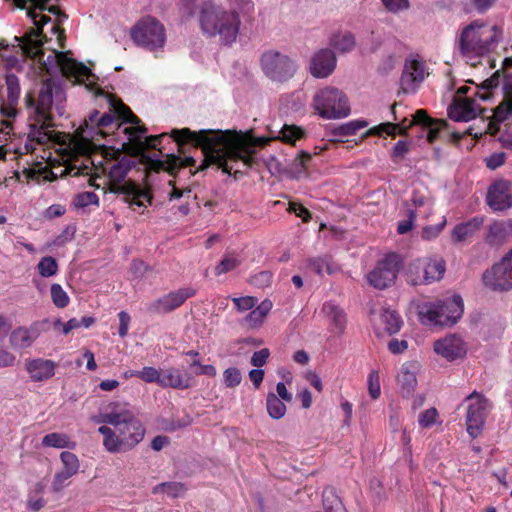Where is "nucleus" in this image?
I'll use <instances>...</instances> for the list:
<instances>
[{
	"label": "nucleus",
	"mask_w": 512,
	"mask_h": 512,
	"mask_svg": "<svg viewBox=\"0 0 512 512\" xmlns=\"http://www.w3.org/2000/svg\"><path fill=\"white\" fill-rule=\"evenodd\" d=\"M179 146V152L184 151L185 145L200 148L204 159L195 170H190V175H195L214 165L223 173L232 175L233 166L229 162L242 161L247 168L256 163V147H264L269 138L238 135L230 130H199L190 128L176 129L171 133Z\"/></svg>",
	"instance_id": "nucleus-1"
},
{
	"label": "nucleus",
	"mask_w": 512,
	"mask_h": 512,
	"mask_svg": "<svg viewBox=\"0 0 512 512\" xmlns=\"http://www.w3.org/2000/svg\"><path fill=\"white\" fill-rule=\"evenodd\" d=\"M91 421L104 424L98 428V433L103 436L104 449L113 454L131 451L144 439L146 432L135 413L116 402L92 416Z\"/></svg>",
	"instance_id": "nucleus-2"
},
{
	"label": "nucleus",
	"mask_w": 512,
	"mask_h": 512,
	"mask_svg": "<svg viewBox=\"0 0 512 512\" xmlns=\"http://www.w3.org/2000/svg\"><path fill=\"white\" fill-rule=\"evenodd\" d=\"M111 106L114 109L115 114L124 122L134 125L133 127H126L124 129V133L130 136V141L134 142L139 146L140 149H158L161 151V148L158 146L161 144V140L165 137H170L172 140L176 142V140L172 137L171 133L174 129L170 131V133H161L159 135H150L145 138L144 141H141L139 135L146 133L147 128L141 124V120L132 112V110L125 105L121 100L111 99ZM178 145V144H176ZM187 145L184 146V148ZM179 149V146H177ZM178 155L171 153L167 154L165 160L161 159H152L150 157L146 158V166L149 172L159 173L161 171L168 172L172 177H176L178 173L189 167L192 170L196 165V160L192 156H184L185 150L183 152L178 151Z\"/></svg>",
	"instance_id": "nucleus-3"
},
{
	"label": "nucleus",
	"mask_w": 512,
	"mask_h": 512,
	"mask_svg": "<svg viewBox=\"0 0 512 512\" xmlns=\"http://www.w3.org/2000/svg\"><path fill=\"white\" fill-rule=\"evenodd\" d=\"M64 99V91L53 78L42 82L37 99L34 98V152L36 145L53 147L59 142V136L53 130L54 124L51 110L54 103Z\"/></svg>",
	"instance_id": "nucleus-4"
},
{
	"label": "nucleus",
	"mask_w": 512,
	"mask_h": 512,
	"mask_svg": "<svg viewBox=\"0 0 512 512\" xmlns=\"http://www.w3.org/2000/svg\"><path fill=\"white\" fill-rule=\"evenodd\" d=\"M36 29H34V67L37 65L40 72L53 75L60 71L66 78H74L79 84L85 83L93 76L91 70L81 62L69 58L64 52H58L55 49H48L46 58L45 41H36Z\"/></svg>",
	"instance_id": "nucleus-5"
},
{
	"label": "nucleus",
	"mask_w": 512,
	"mask_h": 512,
	"mask_svg": "<svg viewBox=\"0 0 512 512\" xmlns=\"http://www.w3.org/2000/svg\"><path fill=\"white\" fill-rule=\"evenodd\" d=\"M502 38V28L475 20L463 28L458 40L459 50L466 58L481 57L494 51Z\"/></svg>",
	"instance_id": "nucleus-6"
},
{
	"label": "nucleus",
	"mask_w": 512,
	"mask_h": 512,
	"mask_svg": "<svg viewBox=\"0 0 512 512\" xmlns=\"http://www.w3.org/2000/svg\"><path fill=\"white\" fill-rule=\"evenodd\" d=\"M199 26L207 38H218L221 45L231 46L236 42L240 30L227 9L214 1H205L199 12Z\"/></svg>",
	"instance_id": "nucleus-7"
},
{
	"label": "nucleus",
	"mask_w": 512,
	"mask_h": 512,
	"mask_svg": "<svg viewBox=\"0 0 512 512\" xmlns=\"http://www.w3.org/2000/svg\"><path fill=\"white\" fill-rule=\"evenodd\" d=\"M312 107L323 119H341L351 112L349 100L344 92L331 86H326L315 93Z\"/></svg>",
	"instance_id": "nucleus-8"
},
{
	"label": "nucleus",
	"mask_w": 512,
	"mask_h": 512,
	"mask_svg": "<svg viewBox=\"0 0 512 512\" xmlns=\"http://www.w3.org/2000/svg\"><path fill=\"white\" fill-rule=\"evenodd\" d=\"M133 42L148 50L162 48L166 42L165 28L154 17L147 16L139 20L130 30Z\"/></svg>",
	"instance_id": "nucleus-9"
},
{
	"label": "nucleus",
	"mask_w": 512,
	"mask_h": 512,
	"mask_svg": "<svg viewBox=\"0 0 512 512\" xmlns=\"http://www.w3.org/2000/svg\"><path fill=\"white\" fill-rule=\"evenodd\" d=\"M260 65L266 77L279 83L287 82L297 71L295 60L276 50L265 51L261 55Z\"/></svg>",
	"instance_id": "nucleus-10"
},
{
	"label": "nucleus",
	"mask_w": 512,
	"mask_h": 512,
	"mask_svg": "<svg viewBox=\"0 0 512 512\" xmlns=\"http://www.w3.org/2000/svg\"><path fill=\"white\" fill-rule=\"evenodd\" d=\"M402 265L403 260L398 253H387L377 261L375 267L366 275L367 282L375 289H387L395 284Z\"/></svg>",
	"instance_id": "nucleus-11"
},
{
	"label": "nucleus",
	"mask_w": 512,
	"mask_h": 512,
	"mask_svg": "<svg viewBox=\"0 0 512 512\" xmlns=\"http://www.w3.org/2000/svg\"><path fill=\"white\" fill-rule=\"evenodd\" d=\"M464 403L467 405L466 430L470 437L477 438L483 431L490 407L489 400L477 391L469 394Z\"/></svg>",
	"instance_id": "nucleus-12"
},
{
	"label": "nucleus",
	"mask_w": 512,
	"mask_h": 512,
	"mask_svg": "<svg viewBox=\"0 0 512 512\" xmlns=\"http://www.w3.org/2000/svg\"><path fill=\"white\" fill-rule=\"evenodd\" d=\"M483 283L493 291L512 289V249L483 274Z\"/></svg>",
	"instance_id": "nucleus-13"
},
{
	"label": "nucleus",
	"mask_w": 512,
	"mask_h": 512,
	"mask_svg": "<svg viewBox=\"0 0 512 512\" xmlns=\"http://www.w3.org/2000/svg\"><path fill=\"white\" fill-rule=\"evenodd\" d=\"M195 295L196 289L193 287H181L153 301L149 305L148 310L158 314L170 313L182 306L187 299Z\"/></svg>",
	"instance_id": "nucleus-14"
},
{
	"label": "nucleus",
	"mask_w": 512,
	"mask_h": 512,
	"mask_svg": "<svg viewBox=\"0 0 512 512\" xmlns=\"http://www.w3.org/2000/svg\"><path fill=\"white\" fill-rule=\"evenodd\" d=\"M512 183L498 179L488 188L486 203L493 211H505L512 207Z\"/></svg>",
	"instance_id": "nucleus-15"
},
{
	"label": "nucleus",
	"mask_w": 512,
	"mask_h": 512,
	"mask_svg": "<svg viewBox=\"0 0 512 512\" xmlns=\"http://www.w3.org/2000/svg\"><path fill=\"white\" fill-rule=\"evenodd\" d=\"M336 63V56L331 49H320L312 56L309 70L315 78H326L333 73Z\"/></svg>",
	"instance_id": "nucleus-16"
},
{
	"label": "nucleus",
	"mask_w": 512,
	"mask_h": 512,
	"mask_svg": "<svg viewBox=\"0 0 512 512\" xmlns=\"http://www.w3.org/2000/svg\"><path fill=\"white\" fill-rule=\"evenodd\" d=\"M424 63L413 59L406 61L400 78L401 88L405 93L414 92L418 85L425 79Z\"/></svg>",
	"instance_id": "nucleus-17"
},
{
	"label": "nucleus",
	"mask_w": 512,
	"mask_h": 512,
	"mask_svg": "<svg viewBox=\"0 0 512 512\" xmlns=\"http://www.w3.org/2000/svg\"><path fill=\"white\" fill-rule=\"evenodd\" d=\"M110 190L114 193H120L125 196V202L130 205H136L138 207L144 206L143 200H146L151 204L152 197L150 193L142 189L138 184L133 181H123L121 183L113 184Z\"/></svg>",
	"instance_id": "nucleus-18"
},
{
	"label": "nucleus",
	"mask_w": 512,
	"mask_h": 512,
	"mask_svg": "<svg viewBox=\"0 0 512 512\" xmlns=\"http://www.w3.org/2000/svg\"><path fill=\"white\" fill-rule=\"evenodd\" d=\"M441 308L439 326H451L455 324L463 315L464 304L460 295H454L443 301H437Z\"/></svg>",
	"instance_id": "nucleus-19"
},
{
	"label": "nucleus",
	"mask_w": 512,
	"mask_h": 512,
	"mask_svg": "<svg viewBox=\"0 0 512 512\" xmlns=\"http://www.w3.org/2000/svg\"><path fill=\"white\" fill-rule=\"evenodd\" d=\"M410 125H417L427 129V140L429 143H433L439 139L440 132L447 127V122L443 119L432 118L426 110L418 109L414 113Z\"/></svg>",
	"instance_id": "nucleus-20"
},
{
	"label": "nucleus",
	"mask_w": 512,
	"mask_h": 512,
	"mask_svg": "<svg viewBox=\"0 0 512 512\" xmlns=\"http://www.w3.org/2000/svg\"><path fill=\"white\" fill-rule=\"evenodd\" d=\"M434 351L449 361L461 358L466 354L463 340L456 335L437 340L434 344Z\"/></svg>",
	"instance_id": "nucleus-21"
},
{
	"label": "nucleus",
	"mask_w": 512,
	"mask_h": 512,
	"mask_svg": "<svg viewBox=\"0 0 512 512\" xmlns=\"http://www.w3.org/2000/svg\"><path fill=\"white\" fill-rule=\"evenodd\" d=\"M228 3L227 13L233 16L239 30L243 21L247 23L253 21L255 4L252 0H228Z\"/></svg>",
	"instance_id": "nucleus-22"
},
{
	"label": "nucleus",
	"mask_w": 512,
	"mask_h": 512,
	"mask_svg": "<svg viewBox=\"0 0 512 512\" xmlns=\"http://www.w3.org/2000/svg\"><path fill=\"white\" fill-rule=\"evenodd\" d=\"M191 376L175 367L162 370L160 386L163 388L188 389L191 386Z\"/></svg>",
	"instance_id": "nucleus-23"
},
{
	"label": "nucleus",
	"mask_w": 512,
	"mask_h": 512,
	"mask_svg": "<svg viewBox=\"0 0 512 512\" xmlns=\"http://www.w3.org/2000/svg\"><path fill=\"white\" fill-rule=\"evenodd\" d=\"M321 312L330 321L332 331L342 334L346 327V314L344 310L333 301H327L322 305Z\"/></svg>",
	"instance_id": "nucleus-24"
},
{
	"label": "nucleus",
	"mask_w": 512,
	"mask_h": 512,
	"mask_svg": "<svg viewBox=\"0 0 512 512\" xmlns=\"http://www.w3.org/2000/svg\"><path fill=\"white\" fill-rule=\"evenodd\" d=\"M512 237V223L510 221H494L490 224L486 235V242L492 246H499Z\"/></svg>",
	"instance_id": "nucleus-25"
},
{
	"label": "nucleus",
	"mask_w": 512,
	"mask_h": 512,
	"mask_svg": "<svg viewBox=\"0 0 512 512\" xmlns=\"http://www.w3.org/2000/svg\"><path fill=\"white\" fill-rule=\"evenodd\" d=\"M6 86H7V96L6 99V109L8 113V119L14 118L16 116L17 110L16 106L20 97V85L18 78L13 74L6 75Z\"/></svg>",
	"instance_id": "nucleus-26"
},
{
	"label": "nucleus",
	"mask_w": 512,
	"mask_h": 512,
	"mask_svg": "<svg viewBox=\"0 0 512 512\" xmlns=\"http://www.w3.org/2000/svg\"><path fill=\"white\" fill-rule=\"evenodd\" d=\"M449 117L457 122H468L477 116L474 101L465 99L454 104L448 110Z\"/></svg>",
	"instance_id": "nucleus-27"
},
{
	"label": "nucleus",
	"mask_w": 512,
	"mask_h": 512,
	"mask_svg": "<svg viewBox=\"0 0 512 512\" xmlns=\"http://www.w3.org/2000/svg\"><path fill=\"white\" fill-rule=\"evenodd\" d=\"M483 223L484 217H473L466 222L456 225L452 231V237L456 242L464 241L478 231Z\"/></svg>",
	"instance_id": "nucleus-28"
},
{
	"label": "nucleus",
	"mask_w": 512,
	"mask_h": 512,
	"mask_svg": "<svg viewBox=\"0 0 512 512\" xmlns=\"http://www.w3.org/2000/svg\"><path fill=\"white\" fill-rule=\"evenodd\" d=\"M272 307L273 304L269 299L263 300L257 307L252 308L251 312L244 318L245 325L250 329L260 327Z\"/></svg>",
	"instance_id": "nucleus-29"
},
{
	"label": "nucleus",
	"mask_w": 512,
	"mask_h": 512,
	"mask_svg": "<svg viewBox=\"0 0 512 512\" xmlns=\"http://www.w3.org/2000/svg\"><path fill=\"white\" fill-rule=\"evenodd\" d=\"M441 308L438 302H425L418 305V315L420 322L428 326H437L440 319Z\"/></svg>",
	"instance_id": "nucleus-30"
},
{
	"label": "nucleus",
	"mask_w": 512,
	"mask_h": 512,
	"mask_svg": "<svg viewBox=\"0 0 512 512\" xmlns=\"http://www.w3.org/2000/svg\"><path fill=\"white\" fill-rule=\"evenodd\" d=\"M50 0H34V29H36V41H45L50 42L51 39H48L47 36L43 33V27L47 23L51 21L49 16H46L42 13H37L36 10H46V4Z\"/></svg>",
	"instance_id": "nucleus-31"
},
{
	"label": "nucleus",
	"mask_w": 512,
	"mask_h": 512,
	"mask_svg": "<svg viewBox=\"0 0 512 512\" xmlns=\"http://www.w3.org/2000/svg\"><path fill=\"white\" fill-rule=\"evenodd\" d=\"M446 267L440 260L424 259V284H430L443 278Z\"/></svg>",
	"instance_id": "nucleus-32"
},
{
	"label": "nucleus",
	"mask_w": 512,
	"mask_h": 512,
	"mask_svg": "<svg viewBox=\"0 0 512 512\" xmlns=\"http://www.w3.org/2000/svg\"><path fill=\"white\" fill-rule=\"evenodd\" d=\"M384 133L393 138L398 134L406 135V126H401L400 124H394L392 122H384L368 129L362 135V138L364 139L369 136H382Z\"/></svg>",
	"instance_id": "nucleus-33"
},
{
	"label": "nucleus",
	"mask_w": 512,
	"mask_h": 512,
	"mask_svg": "<svg viewBox=\"0 0 512 512\" xmlns=\"http://www.w3.org/2000/svg\"><path fill=\"white\" fill-rule=\"evenodd\" d=\"M42 445L45 447H53L59 449H75L76 442L71 440L70 436L65 433L53 432L44 436L42 439Z\"/></svg>",
	"instance_id": "nucleus-34"
},
{
	"label": "nucleus",
	"mask_w": 512,
	"mask_h": 512,
	"mask_svg": "<svg viewBox=\"0 0 512 512\" xmlns=\"http://www.w3.org/2000/svg\"><path fill=\"white\" fill-rule=\"evenodd\" d=\"M408 284L417 286L424 284V259H416L408 264L405 270Z\"/></svg>",
	"instance_id": "nucleus-35"
},
{
	"label": "nucleus",
	"mask_w": 512,
	"mask_h": 512,
	"mask_svg": "<svg viewBox=\"0 0 512 512\" xmlns=\"http://www.w3.org/2000/svg\"><path fill=\"white\" fill-rule=\"evenodd\" d=\"M132 167L131 161L122 158L120 161L114 163L110 169H109V180H110V187L113 184L121 183L124 181L125 177L127 176L128 172L130 171Z\"/></svg>",
	"instance_id": "nucleus-36"
},
{
	"label": "nucleus",
	"mask_w": 512,
	"mask_h": 512,
	"mask_svg": "<svg viewBox=\"0 0 512 512\" xmlns=\"http://www.w3.org/2000/svg\"><path fill=\"white\" fill-rule=\"evenodd\" d=\"M306 135L307 133L302 127L293 124H284L280 130L278 139L286 144L295 145L296 141L304 139Z\"/></svg>",
	"instance_id": "nucleus-37"
},
{
	"label": "nucleus",
	"mask_w": 512,
	"mask_h": 512,
	"mask_svg": "<svg viewBox=\"0 0 512 512\" xmlns=\"http://www.w3.org/2000/svg\"><path fill=\"white\" fill-rule=\"evenodd\" d=\"M368 126V121L364 119L352 120L331 129L330 134L333 136H352L358 130Z\"/></svg>",
	"instance_id": "nucleus-38"
},
{
	"label": "nucleus",
	"mask_w": 512,
	"mask_h": 512,
	"mask_svg": "<svg viewBox=\"0 0 512 512\" xmlns=\"http://www.w3.org/2000/svg\"><path fill=\"white\" fill-rule=\"evenodd\" d=\"M397 381L406 392L410 393L414 390L417 379L412 364L405 363L402 365Z\"/></svg>",
	"instance_id": "nucleus-39"
},
{
	"label": "nucleus",
	"mask_w": 512,
	"mask_h": 512,
	"mask_svg": "<svg viewBox=\"0 0 512 512\" xmlns=\"http://www.w3.org/2000/svg\"><path fill=\"white\" fill-rule=\"evenodd\" d=\"M55 373V363L52 360L34 359V381L51 378Z\"/></svg>",
	"instance_id": "nucleus-40"
},
{
	"label": "nucleus",
	"mask_w": 512,
	"mask_h": 512,
	"mask_svg": "<svg viewBox=\"0 0 512 512\" xmlns=\"http://www.w3.org/2000/svg\"><path fill=\"white\" fill-rule=\"evenodd\" d=\"M323 506L325 512H347L341 499L336 495L332 487H327L323 490Z\"/></svg>",
	"instance_id": "nucleus-41"
},
{
	"label": "nucleus",
	"mask_w": 512,
	"mask_h": 512,
	"mask_svg": "<svg viewBox=\"0 0 512 512\" xmlns=\"http://www.w3.org/2000/svg\"><path fill=\"white\" fill-rule=\"evenodd\" d=\"M186 491L187 487L181 482H163L152 489L153 494L164 492L172 498L182 497Z\"/></svg>",
	"instance_id": "nucleus-42"
},
{
	"label": "nucleus",
	"mask_w": 512,
	"mask_h": 512,
	"mask_svg": "<svg viewBox=\"0 0 512 512\" xmlns=\"http://www.w3.org/2000/svg\"><path fill=\"white\" fill-rule=\"evenodd\" d=\"M308 267L318 275H323L324 273L333 274L337 271V266L327 256L309 259Z\"/></svg>",
	"instance_id": "nucleus-43"
},
{
	"label": "nucleus",
	"mask_w": 512,
	"mask_h": 512,
	"mask_svg": "<svg viewBox=\"0 0 512 512\" xmlns=\"http://www.w3.org/2000/svg\"><path fill=\"white\" fill-rule=\"evenodd\" d=\"M266 408L269 416L273 419H281L286 413V405L274 393H268Z\"/></svg>",
	"instance_id": "nucleus-44"
},
{
	"label": "nucleus",
	"mask_w": 512,
	"mask_h": 512,
	"mask_svg": "<svg viewBox=\"0 0 512 512\" xmlns=\"http://www.w3.org/2000/svg\"><path fill=\"white\" fill-rule=\"evenodd\" d=\"M330 44L340 52H349L355 46V38L350 32L338 33L333 35Z\"/></svg>",
	"instance_id": "nucleus-45"
},
{
	"label": "nucleus",
	"mask_w": 512,
	"mask_h": 512,
	"mask_svg": "<svg viewBox=\"0 0 512 512\" xmlns=\"http://www.w3.org/2000/svg\"><path fill=\"white\" fill-rule=\"evenodd\" d=\"M512 116V91L506 92L502 102L494 109L493 118L497 122H504Z\"/></svg>",
	"instance_id": "nucleus-46"
},
{
	"label": "nucleus",
	"mask_w": 512,
	"mask_h": 512,
	"mask_svg": "<svg viewBox=\"0 0 512 512\" xmlns=\"http://www.w3.org/2000/svg\"><path fill=\"white\" fill-rule=\"evenodd\" d=\"M512 116V91L506 92L502 102L494 109L493 118L497 122H504Z\"/></svg>",
	"instance_id": "nucleus-47"
},
{
	"label": "nucleus",
	"mask_w": 512,
	"mask_h": 512,
	"mask_svg": "<svg viewBox=\"0 0 512 512\" xmlns=\"http://www.w3.org/2000/svg\"><path fill=\"white\" fill-rule=\"evenodd\" d=\"M388 334H396L400 331L403 321L396 311L385 310L381 316Z\"/></svg>",
	"instance_id": "nucleus-48"
},
{
	"label": "nucleus",
	"mask_w": 512,
	"mask_h": 512,
	"mask_svg": "<svg viewBox=\"0 0 512 512\" xmlns=\"http://www.w3.org/2000/svg\"><path fill=\"white\" fill-rule=\"evenodd\" d=\"M41 165L42 161H34V182L45 183L57 179V174H55L49 167H42Z\"/></svg>",
	"instance_id": "nucleus-49"
},
{
	"label": "nucleus",
	"mask_w": 512,
	"mask_h": 512,
	"mask_svg": "<svg viewBox=\"0 0 512 512\" xmlns=\"http://www.w3.org/2000/svg\"><path fill=\"white\" fill-rule=\"evenodd\" d=\"M37 268L41 276L51 277L57 273L58 263L54 257L45 256L39 261Z\"/></svg>",
	"instance_id": "nucleus-50"
},
{
	"label": "nucleus",
	"mask_w": 512,
	"mask_h": 512,
	"mask_svg": "<svg viewBox=\"0 0 512 512\" xmlns=\"http://www.w3.org/2000/svg\"><path fill=\"white\" fill-rule=\"evenodd\" d=\"M6 109V99L3 95L2 90L0 89V116L5 118L1 120L2 127L0 128L1 134L3 139L0 140V142L7 141V136L10 134V131L12 130V126L10 123V119H8V113Z\"/></svg>",
	"instance_id": "nucleus-51"
},
{
	"label": "nucleus",
	"mask_w": 512,
	"mask_h": 512,
	"mask_svg": "<svg viewBox=\"0 0 512 512\" xmlns=\"http://www.w3.org/2000/svg\"><path fill=\"white\" fill-rule=\"evenodd\" d=\"M53 304L58 308H65L69 304V296L60 284L54 283L50 288Z\"/></svg>",
	"instance_id": "nucleus-52"
},
{
	"label": "nucleus",
	"mask_w": 512,
	"mask_h": 512,
	"mask_svg": "<svg viewBox=\"0 0 512 512\" xmlns=\"http://www.w3.org/2000/svg\"><path fill=\"white\" fill-rule=\"evenodd\" d=\"M11 343L16 348H26L31 344V334L28 329L19 328L13 331Z\"/></svg>",
	"instance_id": "nucleus-53"
},
{
	"label": "nucleus",
	"mask_w": 512,
	"mask_h": 512,
	"mask_svg": "<svg viewBox=\"0 0 512 512\" xmlns=\"http://www.w3.org/2000/svg\"><path fill=\"white\" fill-rule=\"evenodd\" d=\"M312 159L310 153L306 151H301L293 160L291 164V169L293 173L297 176L304 174L307 172V163Z\"/></svg>",
	"instance_id": "nucleus-54"
},
{
	"label": "nucleus",
	"mask_w": 512,
	"mask_h": 512,
	"mask_svg": "<svg viewBox=\"0 0 512 512\" xmlns=\"http://www.w3.org/2000/svg\"><path fill=\"white\" fill-rule=\"evenodd\" d=\"M242 381V375L238 368L230 367L227 368L223 373V382L228 388H235L240 385Z\"/></svg>",
	"instance_id": "nucleus-55"
},
{
	"label": "nucleus",
	"mask_w": 512,
	"mask_h": 512,
	"mask_svg": "<svg viewBox=\"0 0 512 512\" xmlns=\"http://www.w3.org/2000/svg\"><path fill=\"white\" fill-rule=\"evenodd\" d=\"M60 459L63 464V468L65 470H68L70 474H76L79 470V460L78 457L70 452V451H63L60 454Z\"/></svg>",
	"instance_id": "nucleus-56"
},
{
	"label": "nucleus",
	"mask_w": 512,
	"mask_h": 512,
	"mask_svg": "<svg viewBox=\"0 0 512 512\" xmlns=\"http://www.w3.org/2000/svg\"><path fill=\"white\" fill-rule=\"evenodd\" d=\"M240 260L236 257L225 256L215 267V274L217 276L228 273L240 265Z\"/></svg>",
	"instance_id": "nucleus-57"
},
{
	"label": "nucleus",
	"mask_w": 512,
	"mask_h": 512,
	"mask_svg": "<svg viewBox=\"0 0 512 512\" xmlns=\"http://www.w3.org/2000/svg\"><path fill=\"white\" fill-rule=\"evenodd\" d=\"M161 376L162 370L154 367L145 366L142 370H139V378L146 383H157L160 386Z\"/></svg>",
	"instance_id": "nucleus-58"
},
{
	"label": "nucleus",
	"mask_w": 512,
	"mask_h": 512,
	"mask_svg": "<svg viewBox=\"0 0 512 512\" xmlns=\"http://www.w3.org/2000/svg\"><path fill=\"white\" fill-rule=\"evenodd\" d=\"M272 277L270 271H260L249 278V283L257 288H265L271 285Z\"/></svg>",
	"instance_id": "nucleus-59"
},
{
	"label": "nucleus",
	"mask_w": 512,
	"mask_h": 512,
	"mask_svg": "<svg viewBox=\"0 0 512 512\" xmlns=\"http://www.w3.org/2000/svg\"><path fill=\"white\" fill-rule=\"evenodd\" d=\"M14 40L17 42V48L21 51V55L30 58L32 51V31L26 32L24 37L16 36Z\"/></svg>",
	"instance_id": "nucleus-60"
},
{
	"label": "nucleus",
	"mask_w": 512,
	"mask_h": 512,
	"mask_svg": "<svg viewBox=\"0 0 512 512\" xmlns=\"http://www.w3.org/2000/svg\"><path fill=\"white\" fill-rule=\"evenodd\" d=\"M446 217L444 216L442 218V221L436 225H428V226H425L423 229H422V232H421V237L424 239V240H431V239H434L436 237H438V235L442 232V230L445 228L446 226Z\"/></svg>",
	"instance_id": "nucleus-61"
},
{
	"label": "nucleus",
	"mask_w": 512,
	"mask_h": 512,
	"mask_svg": "<svg viewBox=\"0 0 512 512\" xmlns=\"http://www.w3.org/2000/svg\"><path fill=\"white\" fill-rule=\"evenodd\" d=\"M368 391L372 399H378L381 394L379 373L376 370L368 375Z\"/></svg>",
	"instance_id": "nucleus-62"
},
{
	"label": "nucleus",
	"mask_w": 512,
	"mask_h": 512,
	"mask_svg": "<svg viewBox=\"0 0 512 512\" xmlns=\"http://www.w3.org/2000/svg\"><path fill=\"white\" fill-rule=\"evenodd\" d=\"M52 325L55 330L62 328V332L65 335L70 333L72 330L80 328L79 320L76 318H71L66 323H63L61 319H55Z\"/></svg>",
	"instance_id": "nucleus-63"
},
{
	"label": "nucleus",
	"mask_w": 512,
	"mask_h": 512,
	"mask_svg": "<svg viewBox=\"0 0 512 512\" xmlns=\"http://www.w3.org/2000/svg\"><path fill=\"white\" fill-rule=\"evenodd\" d=\"M438 412L435 408H429L419 415V425L423 428L432 426L436 422Z\"/></svg>",
	"instance_id": "nucleus-64"
}]
</instances>
